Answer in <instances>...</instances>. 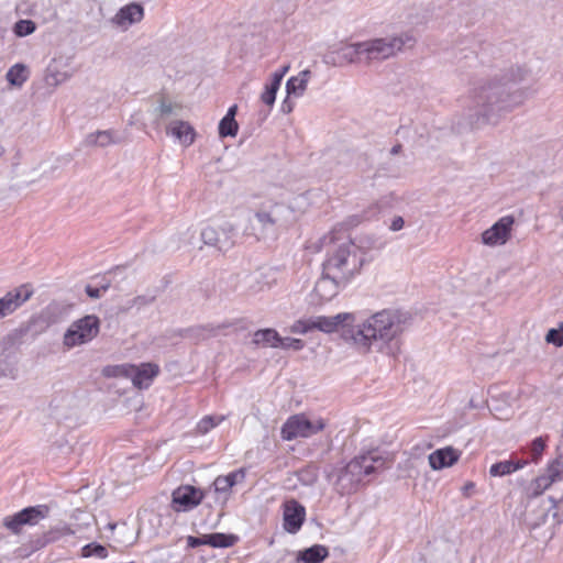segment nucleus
<instances>
[{"mask_svg": "<svg viewBox=\"0 0 563 563\" xmlns=\"http://www.w3.org/2000/svg\"><path fill=\"white\" fill-rule=\"evenodd\" d=\"M404 225H405V220H404V218H402V217H400V216H397V217H395V218L391 220V223H390V225H389V229H390L391 231L396 232V231L401 230V229L404 228Z\"/></svg>", "mask_w": 563, "mask_h": 563, "instance_id": "nucleus-50", "label": "nucleus"}, {"mask_svg": "<svg viewBox=\"0 0 563 563\" xmlns=\"http://www.w3.org/2000/svg\"><path fill=\"white\" fill-rule=\"evenodd\" d=\"M518 471V466L512 465V461H500L495 464H493L489 468L490 476L494 477H501L509 474H512L514 472Z\"/></svg>", "mask_w": 563, "mask_h": 563, "instance_id": "nucleus-32", "label": "nucleus"}, {"mask_svg": "<svg viewBox=\"0 0 563 563\" xmlns=\"http://www.w3.org/2000/svg\"><path fill=\"white\" fill-rule=\"evenodd\" d=\"M109 288V284H103L100 287H92L90 284L86 287V294L93 299L100 298Z\"/></svg>", "mask_w": 563, "mask_h": 563, "instance_id": "nucleus-43", "label": "nucleus"}, {"mask_svg": "<svg viewBox=\"0 0 563 563\" xmlns=\"http://www.w3.org/2000/svg\"><path fill=\"white\" fill-rule=\"evenodd\" d=\"M530 70L526 66H511L501 74L482 81L471 91L472 106L468 108L470 124H497L508 113L523 104L531 95L529 88L514 87L529 80Z\"/></svg>", "mask_w": 563, "mask_h": 563, "instance_id": "nucleus-1", "label": "nucleus"}, {"mask_svg": "<svg viewBox=\"0 0 563 563\" xmlns=\"http://www.w3.org/2000/svg\"><path fill=\"white\" fill-rule=\"evenodd\" d=\"M310 319L313 330L327 334L341 331L344 341L368 351L374 342L388 343L400 335L410 324L411 316L398 309H384L357 325H354L355 314L350 312L314 316Z\"/></svg>", "mask_w": 563, "mask_h": 563, "instance_id": "nucleus-2", "label": "nucleus"}, {"mask_svg": "<svg viewBox=\"0 0 563 563\" xmlns=\"http://www.w3.org/2000/svg\"><path fill=\"white\" fill-rule=\"evenodd\" d=\"M547 343L553 344L556 347L563 346V335L559 330L551 328L545 334Z\"/></svg>", "mask_w": 563, "mask_h": 563, "instance_id": "nucleus-41", "label": "nucleus"}, {"mask_svg": "<svg viewBox=\"0 0 563 563\" xmlns=\"http://www.w3.org/2000/svg\"><path fill=\"white\" fill-rule=\"evenodd\" d=\"M126 269V266H115L114 268L110 269L109 272H107V274L104 275V279L107 282H110L111 278H126L128 276L126 275H123V272Z\"/></svg>", "mask_w": 563, "mask_h": 563, "instance_id": "nucleus-46", "label": "nucleus"}, {"mask_svg": "<svg viewBox=\"0 0 563 563\" xmlns=\"http://www.w3.org/2000/svg\"><path fill=\"white\" fill-rule=\"evenodd\" d=\"M514 224V218L510 216L503 217L489 229L483 232L482 240L486 245H498L506 243L511 225Z\"/></svg>", "mask_w": 563, "mask_h": 563, "instance_id": "nucleus-15", "label": "nucleus"}, {"mask_svg": "<svg viewBox=\"0 0 563 563\" xmlns=\"http://www.w3.org/2000/svg\"><path fill=\"white\" fill-rule=\"evenodd\" d=\"M290 213L288 207L282 203H269L261 207L251 219V227L256 238H275L277 229L283 225L285 218Z\"/></svg>", "mask_w": 563, "mask_h": 563, "instance_id": "nucleus-6", "label": "nucleus"}, {"mask_svg": "<svg viewBox=\"0 0 563 563\" xmlns=\"http://www.w3.org/2000/svg\"><path fill=\"white\" fill-rule=\"evenodd\" d=\"M33 551H31L30 544H24L15 550V554L18 558L25 559L29 558Z\"/></svg>", "mask_w": 563, "mask_h": 563, "instance_id": "nucleus-51", "label": "nucleus"}, {"mask_svg": "<svg viewBox=\"0 0 563 563\" xmlns=\"http://www.w3.org/2000/svg\"><path fill=\"white\" fill-rule=\"evenodd\" d=\"M553 518L556 520V522H561V518H560V515L558 514V511L553 512Z\"/></svg>", "mask_w": 563, "mask_h": 563, "instance_id": "nucleus-61", "label": "nucleus"}, {"mask_svg": "<svg viewBox=\"0 0 563 563\" xmlns=\"http://www.w3.org/2000/svg\"><path fill=\"white\" fill-rule=\"evenodd\" d=\"M100 331V319L95 314H87L71 322L63 336V344L70 350L91 342Z\"/></svg>", "mask_w": 563, "mask_h": 563, "instance_id": "nucleus-7", "label": "nucleus"}, {"mask_svg": "<svg viewBox=\"0 0 563 563\" xmlns=\"http://www.w3.org/2000/svg\"><path fill=\"white\" fill-rule=\"evenodd\" d=\"M115 373L131 377L132 383L139 389L148 388L153 379L158 375L159 367L153 363H143L140 366L122 365L113 368Z\"/></svg>", "mask_w": 563, "mask_h": 563, "instance_id": "nucleus-12", "label": "nucleus"}, {"mask_svg": "<svg viewBox=\"0 0 563 563\" xmlns=\"http://www.w3.org/2000/svg\"><path fill=\"white\" fill-rule=\"evenodd\" d=\"M239 541L235 534H227L221 532L206 534V545L212 548H230Z\"/></svg>", "mask_w": 563, "mask_h": 563, "instance_id": "nucleus-26", "label": "nucleus"}, {"mask_svg": "<svg viewBox=\"0 0 563 563\" xmlns=\"http://www.w3.org/2000/svg\"><path fill=\"white\" fill-rule=\"evenodd\" d=\"M401 148H402L401 144L398 143L390 148V154L397 155L398 153H400Z\"/></svg>", "mask_w": 563, "mask_h": 563, "instance_id": "nucleus-58", "label": "nucleus"}, {"mask_svg": "<svg viewBox=\"0 0 563 563\" xmlns=\"http://www.w3.org/2000/svg\"><path fill=\"white\" fill-rule=\"evenodd\" d=\"M311 331H313V328L310 318L299 319L290 327V332L297 334H306Z\"/></svg>", "mask_w": 563, "mask_h": 563, "instance_id": "nucleus-39", "label": "nucleus"}, {"mask_svg": "<svg viewBox=\"0 0 563 563\" xmlns=\"http://www.w3.org/2000/svg\"><path fill=\"white\" fill-rule=\"evenodd\" d=\"M29 69L24 64L18 63L9 68L5 78L11 86L21 87L29 79Z\"/></svg>", "mask_w": 563, "mask_h": 563, "instance_id": "nucleus-25", "label": "nucleus"}, {"mask_svg": "<svg viewBox=\"0 0 563 563\" xmlns=\"http://www.w3.org/2000/svg\"><path fill=\"white\" fill-rule=\"evenodd\" d=\"M167 133L177 139L183 145L189 146L195 141L194 128L185 121H174L167 128Z\"/></svg>", "mask_w": 563, "mask_h": 563, "instance_id": "nucleus-19", "label": "nucleus"}, {"mask_svg": "<svg viewBox=\"0 0 563 563\" xmlns=\"http://www.w3.org/2000/svg\"><path fill=\"white\" fill-rule=\"evenodd\" d=\"M545 473L554 483L563 481V452L549 462Z\"/></svg>", "mask_w": 563, "mask_h": 563, "instance_id": "nucleus-31", "label": "nucleus"}, {"mask_svg": "<svg viewBox=\"0 0 563 563\" xmlns=\"http://www.w3.org/2000/svg\"><path fill=\"white\" fill-rule=\"evenodd\" d=\"M311 77L309 69L301 70L297 76L290 77L286 82V92L288 97H301L303 96L308 81Z\"/></svg>", "mask_w": 563, "mask_h": 563, "instance_id": "nucleus-22", "label": "nucleus"}, {"mask_svg": "<svg viewBox=\"0 0 563 563\" xmlns=\"http://www.w3.org/2000/svg\"><path fill=\"white\" fill-rule=\"evenodd\" d=\"M29 544H30L31 551H33V552L38 551V550L45 548L46 545H48L47 542L45 541V538H43V533L41 536L32 538L29 541Z\"/></svg>", "mask_w": 563, "mask_h": 563, "instance_id": "nucleus-47", "label": "nucleus"}, {"mask_svg": "<svg viewBox=\"0 0 563 563\" xmlns=\"http://www.w3.org/2000/svg\"><path fill=\"white\" fill-rule=\"evenodd\" d=\"M320 249L329 247L322 277L330 282L350 279L363 265L364 258L343 225L335 227L319 240Z\"/></svg>", "mask_w": 563, "mask_h": 563, "instance_id": "nucleus-4", "label": "nucleus"}, {"mask_svg": "<svg viewBox=\"0 0 563 563\" xmlns=\"http://www.w3.org/2000/svg\"><path fill=\"white\" fill-rule=\"evenodd\" d=\"M227 325L225 324H218V325H213V324H206V325H198V327H194V328H190L187 330V333L190 335V336H194L198 340H205V339H208L210 336H213L217 334V332L220 330V329H223L225 328Z\"/></svg>", "mask_w": 563, "mask_h": 563, "instance_id": "nucleus-28", "label": "nucleus"}, {"mask_svg": "<svg viewBox=\"0 0 563 563\" xmlns=\"http://www.w3.org/2000/svg\"><path fill=\"white\" fill-rule=\"evenodd\" d=\"M280 84H282V82H280L277 78H275L274 76H272V78H271V82H269V84H266V86H265V87H266L267 89L273 90V91H275V92L277 93V91H278V89H279V87H280Z\"/></svg>", "mask_w": 563, "mask_h": 563, "instance_id": "nucleus-53", "label": "nucleus"}, {"mask_svg": "<svg viewBox=\"0 0 563 563\" xmlns=\"http://www.w3.org/2000/svg\"><path fill=\"white\" fill-rule=\"evenodd\" d=\"M236 111H238V106H236V104L231 106V107L228 109V112H227V114L224 115V118H228V119H235Z\"/></svg>", "mask_w": 563, "mask_h": 563, "instance_id": "nucleus-56", "label": "nucleus"}, {"mask_svg": "<svg viewBox=\"0 0 563 563\" xmlns=\"http://www.w3.org/2000/svg\"><path fill=\"white\" fill-rule=\"evenodd\" d=\"M73 533V531L67 526L54 527L43 533V538L47 544L56 542L60 540L63 537Z\"/></svg>", "mask_w": 563, "mask_h": 563, "instance_id": "nucleus-35", "label": "nucleus"}, {"mask_svg": "<svg viewBox=\"0 0 563 563\" xmlns=\"http://www.w3.org/2000/svg\"><path fill=\"white\" fill-rule=\"evenodd\" d=\"M297 479L305 486L313 485L318 479V467L314 465H307L295 473Z\"/></svg>", "mask_w": 563, "mask_h": 563, "instance_id": "nucleus-30", "label": "nucleus"}, {"mask_svg": "<svg viewBox=\"0 0 563 563\" xmlns=\"http://www.w3.org/2000/svg\"><path fill=\"white\" fill-rule=\"evenodd\" d=\"M305 518L306 509L299 501L291 499L284 504L283 527L288 533H297Z\"/></svg>", "mask_w": 563, "mask_h": 563, "instance_id": "nucleus-13", "label": "nucleus"}, {"mask_svg": "<svg viewBox=\"0 0 563 563\" xmlns=\"http://www.w3.org/2000/svg\"><path fill=\"white\" fill-rule=\"evenodd\" d=\"M187 544L189 548H198L200 545L206 544V534L202 537H192L189 536L187 538Z\"/></svg>", "mask_w": 563, "mask_h": 563, "instance_id": "nucleus-49", "label": "nucleus"}, {"mask_svg": "<svg viewBox=\"0 0 563 563\" xmlns=\"http://www.w3.org/2000/svg\"><path fill=\"white\" fill-rule=\"evenodd\" d=\"M560 217H561V219L563 221V207L560 209Z\"/></svg>", "mask_w": 563, "mask_h": 563, "instance_id": "nucleus-64", "label": "nucleus"}, {"mask_svg": "<svg viewBox=\"0 0 563 563\" xmlns=\"http://www.w3.org/2000/svg\"><path fill=\"white\" fill-rule=\"evenodd\" d=\"M322 419L310 420L305 415L289 417L282 427V438L291 441L297 438H309L324 428Z\"/></svg>", "mask_w": 563, "mask_h": 563, "instance_id": "nucleus-8", "label": "nucleus"}, {"mask_svg": "<svg viewBox=\"0 0 563 563\" xmlns=\"http://www.w3.org/2000/svg\"><path fill=\"white\" fill-rule=\"evenodd\" d=\"M548 440L549 435H541L532 440L528 449L530 454V461L532 463H539L547 448Z\"/></svg>", "mask_w": 563, "mask_h": 563, "instance_id": "nucleus-29", "label": "nucleus"}, {"mask_svg": "<svg viewBox=\"0 0 563 563\" xmlns=\"http://www.w3.org/2000/svg\"><path fill=\"white\" fill-rule=\"evenodd\" d=\"M36 30V24L32 20H19L13 27V32L19 37L31 35Z\"/></svg>", "mask_w": 563, "mask_h": 563, "instance_id": "nucleus-37", "label": "nucleus"}, {"mask_svg": "<svg viewBox=\"0 0 563 563\" xmlns=\"http://www.w3.org/2000/svg\"><path fill=\"white\" fill-rule=\"evenodd\" d=\"M468 407L470 408H478V405L474 401V399L472 398L468 402Z\"/></svg>", "mask_w": 563, "mask_h": 563, "instance_id": "nucleus-60", "label": "nucleus"}, {"mask_svg": "<svg viewBox=\"0 0 563 563\" xmlns=\"http://www.w3.org/2000/svg\"><path fill=\"white\" fill-rule=\"evenodd\" d=\"M48 514L49 508L46 505L30 506L12 516L4 517L3 526L12 533L19 534L23 526H35L45 519Z\"/></svg>", "mask_w": 563, "mask_h": 563, "instance_id": "nucleus-9", "label": "nucleus"}, {"mask_svg": "<svg viewBox=\"0 0 563 563\" xmlns=\"http://www.w3.org/2000/svg\"><path fill=\"white\" fill-rule=\"evenodd\" d=\"M252 342L255 345L276 349L280 345V335L275 329H261L254 333Z\"/></svg>", "mask_w": 563, "mask_h": 563, "instance_id": "nucleus-24", "label": "nucleus"}, {"mask_svg": "<svg viewBox=\"0 0 563 563\" xmlns=\"http://www.w3.org/2000/svg\"><path fill=\"white\" fill-rule=\"evenodd\" d=\"M205 492L208 499H212L214 503L224 505L231 492V487L224 476H218L212 486L205 488Z\"/></svg>", "mask_w": 563, "mask_h": 563, "instance_id": "nucleus-20", "label": "nucleus"}, {"mask_svg": "<svg viewBox=\"0 0 563 563\" xmlns=\"http://www.w3.org/2000/svg\"><path fill=\"white\" fill-rule=\"evenodd\" d=\"M239 130V125L235 119L222 118L219 123V135L220 137L235 136Z\"/></svg>", "mask_w": 563, "mask_h": 563, "instance_id": "nucleus-34", "label": "nucleus"}, {"mask_svg": "<svg viewBox=\"0 0 563 563\" xmlns=\"http://www.w3.org/2000/svg\"><path fill=\"white\" fill-rule=\"evenodd\" d=\"M528 464L527 460L512 461V465L518 466V470L523 468Z\"/></svg>", "mask_w": 563, "mask_h": 563, "instance_id": "nucleus-57", "label": "nucleus"}, {"mask_svg": "<svg viewBox=\"0 0 563 563\" xmlns=\"http://www.w3.org/2000/svg\"><path fill=\"white\" fill-rule=\"evenodd\" d=\"M16 373V356L14 352L3 347L0 352V376L14 379Z\"/></svg>", "mask_w": 563, "mask_h": 563, "instance_id": "nucleus-23", "label": "nucleus"}, {"mask_svg": "<svg viewBox=\"0 0 563 563\" xmlns=\"http://www.w3.org/2000/svg\"><path fill=\"white\" fill-rule=\"evenodd\" d=\"M340 284H316L314 291L324 301L331 300L339 292Z\"/></svg>", "mask_w": 563, "mask_h": 563, "instance_id": "nucleus-33", "label": "nucleus"}, {"mask_svg": "<svg viewBox=\"0 0 563 563\" xmlns=\"http://www.w3.org/2000/svg\"><path fill=\"white\" fill-rule=\"evenodd\" d=\"M224 417L206 416L197 423V432L200 434L208 433L211 429L217 427Z\"/></svg>", "mask_w": 563, "mask_h": 563, "instance_id": "nucleus-36", "label": "nucleus"}, {"mask_svg": "<svg viewBox=\"0 0 563 563\" xmlns=\"http://www.w3.org/2000/svg\"><path fill=\"white\" fill-rule=\"evenodd\" d=\"M154 299H155V296H150V297L139 296L135 298L134 301H135V305H137V306H144V305L152 302Z\"/></svg>", "mask_w": 563, "mask_h": 563, "instance_id": "nucleus-54", "label": "nucleus"}, {"mask_svg": "<svg viewBox=\"0 0 563 563\" xmlns=\"http://www.w3.org/2000/svg\"><path fill=\"white\" fill-rule=\"evenodd\" d=\"M556 330H559L560 333L563 335V321L559 323V327L556 328Z\"/></svg>", "mask_w": 563, "mask_h": 563, "instance_id": "nucleus-62", "label": "nucleus"}, {"mask_svg": "<svg viewBox=\"0 0 563 563\" xmlns=\"http://www.w3.org/2000/svg\"><path fill=\"white\" fill-rule=\"evenodd\" d=\"M261 273H260V276L258 278H268L271 279V282H276L278 278H280L278 276L279 272L277 268L275 267H266V268H261L260 269ZM255 279H257V277H254Z\"/></svg>", "mask_w": 563, "mask_h": 563, "instance_id": "nucleus-45", "label": "nucleus"}, {"mask_svg": "<svg viewBox=\"0 0 563 563\" xmlns=\"http://www.w3.org/2000/svg\"><path fill=\"white\" fill-rule=\"evenodd\" d=\"M4 154V147L2 146V144L0 143V157Z\"/></svg>", "mask_w": 563, "mask_h": 563, "instance_id": "nucleus-63", "label": "nucleus"}, {"mask_svg": "<svg viewBox=\"0 0 563 563\" xmlns=\"http://www.w3.org/2000/svg\"><path fill=\"white\" fill-rule=\"evenodd\" d=\"M224 477L227 478L229 486L232 488L238 483H242L244 481L245 472L242 468L236 470V471L229 473L228 475H224Z\"/></svg>", "mask_w": 563, "mask_h": 563, "instance_id": "nucleus-42", "label": "nucleus"}, {"mask_svg": "<svg viewBox=\"0 0 563 563\" xmlns=\"http://www.w3.org/2000/svg\"><path fill=\"white\" fill-rule=\"evenodd\" d=\"M460 459V452L452 446L438 449L429 455V464L432 470H442L455 464Z\"/></svg>", "mask_w": 563, "mask_h": 563, "instance_id": "nucleus-18", "label": "nucleus"}, {"mask_svg": "<svg viewBox=\"0 0 563 563\" xmlns=\"http://www.w3.org/2000/svg\"><path fill=\"white\" fill-rule=\"evenodd\" d=\"M549 500H550V503H551V505H552L551 509H556L558 504H559V500H558V499H555V498H554V497H552V496H551V497H549Z\"/></svg>", "mask_w": 563, "mask_h": 563, "instance_id": "nucleus-59", "label": "nucleus"}, {"mask_svg": "<svg viewBox=\"0 0 563 563\" xmlns=\"http://www.w3.org/2000/svg\"><path fill=\"white\" fill-rule=\"evenodd\" d=\"M208 499L205 489L183 485L176 488L172 494V506L177 512L188 511L197 507L203 500Z\"/></svg>", "mask_w": 563, "mask_h": 563, "instance_id": "nucleus-11", "label": "nucleus"}, {"mask_svg": "<svg viewBox=\"0 0 563 563\" xmlns=\"http://www.w3.org/2000/svg\"><path fill=\"white\" fill-rule=\"evenodd\" d=\"M33 295V290L26 284L0 298V319L12 313Z\"/></svg>", "mask_w": 563, "mask_h": 563, "instance_id": "nucleus-14", "label": "nucleus"}, {"mask_svg": "<svg viewBox=\"0 0 563 563\" xmlns=\"http://www.w3.org/2000/svg\"><path fill=\"white\" fill-rule=\"evenodd\" d=\"M413 44L415 38L408 32L362 42L341 43L323 56V62L333 67L352 64L371 66L395 57L406 46Z\"/></svg>", "mask_w": 563, "mask_h": 563, "instance_id": "nucleus-3", "label": "nucleus"}, {"mask_svg": "<svg viewBox=\"0 0 563 563\" xmlns=\"http://www.w3.org/2000/svg\"><path fill=\"white\" fill-rule=\"evenodd\" d=\"M235 235V229L230 223H225L219 229L207 227L200 233L203 244L214 247L220 253H224L233 247Z\"/></svg>", "mask_w": 563, "mask_h": 563, "instance_id": "nucleus-10", "label": "nucleus"}, {"mask_svg": "<svg viewBox=\"0 0 563 563\" xmlns=\"http://www.w3.org/2000/svg\"><path fill=\"white\" fill-rule=\"evenodd\" d=\"M173 104L162 101L161 104L154 109V112L157 114L159 119H163L167 115H170L173 113Z\"/></svg>", "mask_w": 563, "mask_h": 563, "instance_id": "nucleus-44", "label": "nucleus"}, {"mask_svg": "<svg viewBox=\"0 0 563 563\" xmlns=\"http://www.w3.org/2000/svg\"><path fill=\"white\" fill-rule=\"evenodd\" d=\"M554 482L550 478V476L544 473L540 476H538L537 478H534L528 490H527V495L529 498H536L538 496H540L541 494H543L544 490H547Z\"/></svg>", "mask_w": 563, "mask_h": 563, "instance_id": "nucleus-27", "label": "nucleus"}, {"mask_svg": "<svg viewBox=\"0 0 563 563\" xmlns=\"http://www.w3.org/2000/svg\"><path fill=\"white\" fill-rule=\"evenodd\" d=\"M81 551H82V556H85V558L96 556V558L104 559L108 556L107 548L97 542H91V543L85 545Z\"/></svg>", "mask_w": 563, "mask_h": 563, "instance_id": "nucleus-38", "label": "nucleus"}, {"mask_svg": "<svg viewBox=\"0 0 563 563\" xmlns=\"http://www.w3.org/2000/svg\"><path fill=\"white\" fill-rule=\"evenodd\" d=\"M288 70H289V65H285L279 70H276L275 73H273L272 76H274L282 82L284 76L287 74Z\"/></svg>", "mask_w": 563, "mask_h": 563, "instance_id": "nucleus-55", "label": "nucleus"}, {"mask_svg": "<svg viewBox=\"0 0 563 563\" xmlns=\"http://www.w3.org/2000/svg\"><path fill=\"white\" fill-rule=\"evenodd\" d=\"M280 110L283 113H290L294 110V102L289 99L288 96L283 100Z\"/></svg>", "mask_w": 563, "mask_h": 563, "instance_id": "nucleus-52", "label": "nucleus"}, {"mask_svg": "<svg viewBox=\"0 0 563 563\" xmlns=\"http://www.w3.org/2000/svg\"><path fill=\"white\" fill-rule=\"evenodd\" d=\"M144 10L140 3L132 2L122 7L117 14L112 18V23L115 25L128 29L130 25L140 22L143 19Z\"/></svg>", "mask_w": 563, "mask_h": 563, "instance_id": "nucleus-16", "label": "nucleus"}, {"mask_svg": "<svg viewBox=\"0 0 563 563\" xmlns=\"http://www.w3.org/2000/svg\"><path fill=\"white\" fill-rule=\"evenodd\" d=\"M329 556V550L325 545L314 544L301 550L297 554V563H321Z\"/></svg>", "mask_w": 563, "mask_h": 563, "instance_id": "nucleus-21", "label": "nucleus"}, {"mask_svg": "<svg viewBox=\"0 0 563 563\" xmlns=\"http://www.w3.org/2000/svg\"><path fill=\"white\" fill-rule=\"evenodd\" d=\"M386 460L378 450H372L351 460L339 473L334 483L340 495H349L357 490L363 478L385 466Z\"/></svg>", "mask_w": 563, "mask_h": 563, "instance_id": "nucleus-5", "label": "nucleus"}, {"mask_svg": "<svg viewBox=\"0 0 563 563\" xmlns=\"http://www.w3.org/2000/svg\"><path fill=\"white\" fill-rule=\"evenodd\" d=\"M122 142H124L123 134L114 130H102L87 134L82 144L85 146L107 147Z\"/></svg>", "mask_w": 563, "mask_h": 563, "instance_id": "nucleus-17", "label": "nucleus"}, {"mask_svg": "<svg viewBox=\"0 0 563 563\" xmlns=\"http://www.w3.org/2000/svg\"><path fill=\"white\" fill-rule=\"evenodd\" d=\"M278 347L283 350L300 351L305 347V342L301 339L280 336V345Z\"/></svg>", "mask_w": 563, "mask_h": 563, "instance_id": "nucleus-40", "label": "nucleus"}, {"mask_svg": "<svg viewBox=\"0 0 563 563\" xmlns=\"http://www.w3.org/2000/svg\"><path fill=\"white\" fill-rule=\"evenodd\" d=\"M261 100L263 103L272 108L276 100V92L265 87L263 93L261 95Z\"/></svg>", "mask_w": 563, "mask_h": 563, "instance_id": "nucleus-48", "label": "nucleus"}]
</instances>
